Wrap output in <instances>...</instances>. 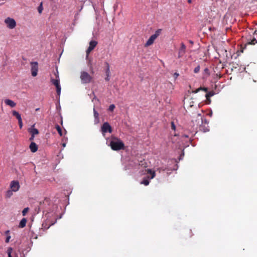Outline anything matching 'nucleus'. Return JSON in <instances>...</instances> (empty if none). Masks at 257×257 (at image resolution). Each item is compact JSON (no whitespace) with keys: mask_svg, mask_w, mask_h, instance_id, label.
<instances>
[{"mask_svg":"<svg viewBox=\"0 0 257 257\" xmlns=\"http://www.w3.org/2000/svg\"><path fill=\"white\" fill-rule=\"evenodd\" d=\"M55 75L56 76V78L57 79H59V74H58V70H56V72L55 73Z\"/></svg>","mask_w":257,"mask_h":257,"instance_id":"4c0bfd02","label":"nucleus"},{"mask_svg":"<svg viewBox=\"0 0 257 257\" xmlns=\"http://www.w3.org/2000/svg\"><path fill=\"white\" fill-rule=\"evenodd\" d=\"M31 64V70L32 73V75L33 77H35L37 76L38 71V63L37 62H32L30 63Z\"/></svg>","mask_w":257,"mask_h":257,"instance_id":"1a4fd4ad","label":"nucleus"},{"mask_svg":"<svg viewBox=\"0 0 257 257\" xmlns=\"http://www.w3.org/2000/svg\"><path fill=\"white\" fill-rule=\"evenodd\" d=\"M185 52H186V46L183 43H182L181 44V47L179 49V52H178V58L182 57L184 55Z\"/></svg>","mask_w":257,"mask_h":257,"instance_id":"ddd939ff","label":"nucleus"},{"mask_svg":"<svg viewBox=\"0 0 257 257\" xmlns=\"http://www.w3.org/2000/svg\"><path fill=\"white\" fill-rule=\"evenodd\" d=\"M51 206V200L49 198H45L43 202H40V205L38 207L39 211L42 210L43 212L46 214L49 213L50 206Z\"/></svg>","mask_w":257,"mask_h":257,"instance_id":"f03ea898","label":"nucleus"},{"mask_svg":"<svg viewBox=\"0 0 257 257\" xmlns=\"http://www.w3.org/2000/svg\"><path fill=\"white\" fill-rule=\"evenodd\" d=\"M13 251V248L12 247H9L7 250V253L8 255V257H12V253Z\"/></svg>","mask_w":257,"mask_h":257,"instance_id":"bb28decb","label":"nucleus"},{"mask_svg":"<svg viewBox=\"0 0 257 257\" xmlns=\"http://www.w3.org/2000/svg\"><path fill=\"white\" fill-rule=\"evenodd\" d=\"M18 122H19V126H20V128H22V127H23V122H22V119L20 120H19L18 121Z\"/></svg>","mask_w":257,"mask_h":257,"instance_id":"f704fd0d","label":"nucleus"},{"mask_svg":"<svg viewBox=\"0 0 257 257\" xmlns=\"http://www.w3.org/2000/svg\"><path fill=\"white\" fill-rule=\"evenodd\" d=\"M29 207H26V208H24L23 209V210L22 211L23 216H25L26 215L27 213L29 211Z\"/></svg>","mask_w":257,"mask_h":257,"instance_id":"cd10ccee","label":"nucleus"},{"mask_svg":"<svg viewBox=\"0 0 257 257\" xmlns=\"http://www.w3.org/2000/svg\"><path fill=\"white\" fill-rule=\"evenodd\" d=\"M97 44V42L96 41H91L89 42V47L88 48L86 51L87 57H88L89 53L94 49V48L95 47Z\"/></svg>","mask_w":257,"mask_h":257,"instance_id":"9b49d317","label":"nucleus"},{"mask_svg":"<svg viewBox=\"0 0 257 257\" xmlns=\"http://www.w3.org/2000/svg\"><path fill=\"white\" fill-rule=\"evenodd\" d=\"M5 102L6 105H9L11 107H14L16 105V103L14 101L9 99H6L5 100Z\"/></svg>","mask_w":257,"mask_h":257,"instance_id":"f3484780","label":"nucleus"},{"mask_svg":"<svg viewBox=\"0 0 257 257\" xmlns=\"http://www.w3.org/2000/svg\"><path fill=\"white\" fill-rule=\"evenodd\" d=\"M207 70H208V69H207V68H206V69H205V71H207Z\"/></svg>","mask_w":257,"mask_h":257,"instance_id":"c03bdc74","label":"nucleus"},{"mask_svg":"<svg viewBox=\"0 0 257 257\" xmlns=\"http://www.w3.org/2000/svg\"><path fill=\"white\" fill-rule=\"evenodd\" d=\"M5 234L7 235L6 242L8 243L10 241V239H11V236L10 235V230H7L5 232Z\"/></svg>","mask_w":257,"mask_h":257,"instance_id":"5701e85b","label":"nucleus"},{"mask_svg":"<svg viewBox=\"0 0 257 257\" xmlns=\"http://www.w3.org/2000/svg\"><path fill=\"white\" fill-rule=\"evenodd\" d=\"M34 138H35V136L34 135L33 136V135H31V136L29 140L32 141H33L34 139Z\"/></svg>","mask_w":257,"mask_h":257,"instance_id":"a19ab883","label":"nucleus"},{"mask_svg":"<svg viewBox=\"0 0 257 257\" xmlns=\"http://www.w3.org/2000/svg\"><path fill=\"white\" fill-rule=\"evenodd\" d=\"M106 144L113 151H120L125 148L124 144L118 138L111 136L106 140Z\"/></svg>","mask_w":257,"mask_h":257,"instance_id":"f257e3e1","label":"nucleus"},{"mask_svg":"<svg viewBox=\"0 0 257 257\" xmlns=\"http://www.w3.org/2000/svg\"><path fill=\"white\" fill-rule=\"evenodd\" d=\"M13 192H14V191H12V190H8L6 193V195H5L6 197V198H10L13 194Z\"/></svg>","mask_w":257,"mask_h":257,"instance_id":"b1692460","label":"nucleus"},{"mask_svg":"<svg viewBox=\"0 0 257 257\" xmlns=\"http://www.w3.org/2000/svg\"><path fill=\"white\" fill-rule=\"evenodd\" d=\"M179 74L177 72L174 73V75H173L175 79L177 78V77L179 76Z\"/></svg>","mask_w":257,"mask_h":257,"instance_id":"e433bc0d","label":"nucleus"},{"mask_svg":"<svg viewBox=\"0 0 257 257\" xmlns=\"http://www.w3.org/2000/svg\"><path fill=\"white\" fill-rule=\"evenodd\" d=\"M146 173L149 174V176H148L147 178H144L143 180L141 182V184H144L145 186L148 185L150 183L149 180L153 179L156 176L155 171L150 169H147L145 170V172L143 174H146Z\"/></svg>","mask_w":257,"mask_h":257,"instance_id":"7ed1b4c3","label":"nucleus"},{"mask_svg":"<svg viewBox=\"0 0 257 257\" xmlns=\"http://www.w3.org/2000/svg\"><path fill=\"white\" fill-rule=\"evenodd\" d=\"M80 79L82 83L86 84L90 83L92 78L87 72L83 71L81 73Z\"/></svg>","mask_w":257,"mask_h":257,"instance_id":"39448f33","label":"nucleus"},{"mask_svg":"<svg viewBox=\"0 0 257 257\" xmlns=\"http://www.w3.org/2000/svg\"><path fill=\"white\" fill-rule=\"evenodd\" d=\"M257 43V40L256 39L254 38L250 42H249V44L254 45Z\"/></svg>","mask_w":257,"mask_h":257,"instance_id":"72a5a7b5","label":"nucleus"},{"mask_svg":"<svg viewBox=\"0 0 257 257\" xmlns=\"http://www.w3.org/2000/svg\"><path fill=\"white\" fill-rule=\"evenodd\" d=\"M13 115L16 117V118L18 119V121L22 119L21 114L17 111L13 110L12 111Z\"/></svg>","mask_w":257,"mask_h":257,"instance_id":"aec40b11","label":"nucleus"},{"mask_svg":"<svg viewBox=\"0 0 257 257\" xmlns=\"http://www.w3.org/2000/svg\"><path fill=\"white\" fill-rule=\"evenodd\" d=\"M56 128L60 136H62V132L61 127L58 125H56Z\"/></svg>","mask_w":257,"mask_h":257,"instance_id":"a878e982","label":"nucleus"},{"mask_svg":"<svg viewBox=\"0 0 257 257\" xmlns=\"http://www.w3.org/2000/svg\"><path fill=\"white\" fill-rule=\"evenodd\" d=\"M43 9V6H42V3H41V4L40 5V6L38 8V11L39 14L42 13Z\"/></svg>","mask_w":257,"mask_h":257,"instance_id":"c85d7f7f","label":"nucleus"},{"mask_svg":"<svg viewBox=\"0 0 257 257\" xmlns=\"http://www.w3.org/2000/svg\"><path fill=\"white\" fill-rule=\"evenodd\" d=\"M101 132L103 136L105 133L108 132L111 133L112 131L111 125L107 122H105L101 127Z\"/></svg>","mask_w":257,"mask_h":257,"instance_id":"0eeeda50","label":"nucleus"},{"mask_svg":"<svg viewBox=\"0 0 257 257\" xmlns=\"http://www.w3.org/2000/svg\"><path fill=\"white\" fill-rule=\"evenodd\" d=\"M65 146H66V144H63V147H65Z\"/></svg>","mask_w":257,"mask_h":257,"instance_id":"37998d69","label":"nucleus"},{"mask_svg":"<svg viewBox=\"0 0 257 257\" xmlns=\"http://www.w3.org/2000/svg\"><path fill=\"white\" fill-rule=\"evenodd\" d=\"M199 126H200V130L202 131L203 132L205 133V132L209 131V129L207 127H206L202 125H201V124H199Z\"/></svg>","mask_w":257,"mask_h":257,"instance_id":"393cba45","label":"nucleus"},{"mask_svg":"<svg viewBox=\"0 0 257 257\" xmlns=\"http://www.w3.org/2000/svg\"><path fill=\"white\" fill-rule=\"evenodd\" d=\"M200 90H203L205 92H207L208 89L206 87H200V88L196 89L195 90L193 91L192 92L194 93H198Z\"/></svg>","mask_w":257,"mask_h":257,"instance_id":"4be33fe9","label":"nucleus"},{"mask_svg":"<svg viewBox=\"0 0 257 257\" xmlns=\"http://www.w3.org/2000/svg\"><path fill=\"white\" fill-rule=\"evenodd\" d=\"M200 67L199 65H198L197 67H196L194 69V73H198L200 71Z\"/></svg>","mask_w":257,"mask_h":257,"instance_id":"7c9ffc66","label":"nucleus"},{"mask_svg":"<svg viewBox=\"0 0 257 257\" xmlns=\"http://www.w3.org/2000/svg\"><path fill=\"white\" fill-rule=\"evenodd\" d=\"M5 23L10 29H14L17 25L16 21L13 18L10 17H8L5 20Z\"/></svg>","mask_w":257,"mask_h":257,"instance_id":"423d86ee","label":"nucleus"},{"mask_svg":"<svg viewBox=\"0 0 257 257\" xmlns=\"http://www.w3.org/2000/svg\"><path fill=\"white\" fill-rule=\"evenodd\" d=\"M184 157V152L183 151H181V154L180 155L179 157L178 158L179 161H181L183 160Z\"/></svg>","mask_w":257,"mask_h":257,"instance_id":"473e14b6","label":"nucleus"},{"mask_svg":"<svg viewBox=\"0 0 257 257\" xmlns=\"http://www.w3.org/2000/svg\"><path fill=\"white\" fill-rule=\"evenodd\" d=\"M105 64L106 65L105 74L106 75H110V67L108 62H105Z\"/></svg>","mask_w":257,"mask_h":257,"instance_id":"412c9836","label":"nucleus"},{"mask_svg":"<svg viewBox=\"0 0 257 257\" xmlns=\"http://www.w3.org/2000/svg\"><path fill=\"white\" fill-rule=\"evenodd\" d=\"M56 222V219H55V221L50 222L49 223V226H48V228H49L51 225H52L54 224Z\"/></svg>","mask_w":257,"mask_h":257,"instance_id":"ea45409f","label":"nucleus"},{"mask_svg":"<svg viewBox=\"0 0 257 257\" xmlns=\"http://www.w3.org/2000/svg\"><path fill=\"white\" fill-rule=\"evenodd\" d=\"M161 31V29H158L157 31H156L155 33L152 35L147 41L146 43L145 44V46L147 47L152 45L155 40L160 35Z\"/></svg>","mask_w":257,"mask_h":257,"instance_id":"20e7f679","label":"nucleus"},{"mask_svg":"<svg viewBox=\"0 0 257 257\" xmlns=\"http://www.w3.org/2000/svg\"><path fill=\"white\" fill-rule=\"evenodd\" d=\"M187 2L188 3H192V0H187Z\"/></svg>","mask_w":257,"mask_h":257,"instance_id":"79ce46f5","label":"nucleus"},{"mask_svg":"<svg viewBox=\"0 0 257 257\" xmlns=\"http://www.w3.org/2000/svg\"><path fill=\"white\" fill-rule=\"evenodd\" d=\"M115 106L114 104H112L109 105L108 110L110 111H113L114 109L115 108Z\"/></svg>","mask_w":257,"mask_h":257,"instance_id":"c756f323","label":"nucleus"},{"mask_svg":"<svg viewBox=\"0 0 257 257\" xmlns=\"http://www.w3.org/2000/svg\"><path fill=\"white\" fill-rule=\"evenodd\" d=\"M171 128L172 130H175V129H176V126H175V125L174 122H171Z\"/></svg>","mask_w":257,"mask_h":257,"instance_id":"c9c22d12","label":"nucleus"},{"mask_svg":"<svg viewBox=\"0 0 257 257\" xmlns=\"http://www.w3.org/2000/svg\"><path fill=\"white\" fill-rule=\"evenodd\" d=\"M10 187L11 190L14 192H17L19 190L20 185L18 181H12L10 183Z\"/></svg>","mask_w":257,"mask_h":257,"instance_id":"9d476101","label":"nucleus"},{"mask_svg":"<svg viewBox=\"0 0 257 257\" xmlns=\"http://www.w3.org/2000/svg\"><path fill=\"white\" fill-rule=\"evenodd\" d=\"M51 82L55 86L56 88V92L60 96L61 94V87L60 84V79H54L51 78Z\"/></svg>","mask_w":257,"mask_h":257,"instance_id":"6e6552de","label":"nucleus"},{"mask_svg":"<svg viewBox=\"0 0 257 257\" xmlns=\"http://www.w3.org/2000/svg\"><path fill=\"white\" fill-rule=\"evenodd\" d=\"M28 131L33 136L37 135L39 133L38 129L35 128L34 124L32 125L31 127L29 128Z\"/></svg>","mask_w":257,"mask_h":257,"instance_id":"2eb2a0df","label":"nucleus"},{"mask_svg":"<svg viewBox=\"0 0 257 257\" xmlns=\"http://www.w3.org/2000/svg\"><path fill=\"white\" fill-rule=\"evenodd\" d=\"M93 113H94V122L95 124H97L99 122V113L96 110L95 108H93Z\"/></svg>","mask_w":257,"mask_h":257,"instance_id":"4468645a","label":"nucleus"},{"mask_svg":"<svg viewBox=\"0 0 257 257\" xmlns=\"http://www.w3.org/2000/svg\"><path fill=\"white\" fill-rule=\"evenodd\" d=\"M39 108H37L36 110H39Z\"/></svg>","mask_w":257,"mask_h":257,"instance_id":"49530a36","label":"nucleus"},{"mask_svg":"<svg viewBox=\"0 0 257 257\" xmlns=\"http://www.w3.org/2000/svg\"><path fill=\"white\" fill-rule=\"evenodd\" d=\"M190 43L192 44V43H193V42H192V41H190Z\"/></svg>","mask_w":257,"mask_h":257,"instance_id":"a18cd8bd","label":"nucleus"},{"mask_svg":"<svg viewBox=\"0 0 257 257\" xmlns=\"http://www.w3.org/2000/svg\"><path fill=\"white\" fill-rule=\"evenodd\" d=\"M142 163L141 164H139L142 167H143L144 168H146L148 167L147 163L146 162H141Z\"/></svg>","mask_w":257,"mask_h":257,"instance_id":"2f4dec72","label":"nucleus"},{"mask_svg":"<svg viewBox=\"0 0 257 257\" xmlns=\"http://www.w3.org/2000/svg\"><path fill=\"white\" fill-rule=\"evenodd\" d=\"M27 219L25 218H23L20 221L19 227L20 228H24L25 226H26V223H27Z\"/></svg>","mask_w":257,"mask_h":257,"instance_id":"6ab92c4d","label":"nucleus"},{"mask_svg":"<svg viewBox=\"0 0 257 257\" xmlns=\"http://www.w3.org/2000/svg\"><path fill=\"white\" fill-rule=\"evenodd\" d=\"M196 121H198V125H202L204 122L206 124L208 123V121L207 119L199 113L197 114Z\"/></svg>","mask_w":257,"mask_h":257,"instance_id":"f8f14e48","label":"nucleus"},{"mask_svg":"<svg viewBox=\"0 0 257 257\" xmlns=\"http://www.w3.org/2000/svg\"><path fill=\"white\" fill-rule=\"evenodd\" d=\"M215 94V93L213 91H210L207 92L206 95L205 97L206 98V99L209 101V103L211 102V100L210 99V98L212 96H213Z\"/></svg>","mask_w":257,"mask_h":257,"instance_id":"a211bd4d","label":"nucleus"},{"mask_svg":"<svg viewBox=\"0 0 257 257\" xmlns=\"http://www.w3.org/2000/svg\"><path fill=\"white\" fill-rule=\"evenodd\" d=\"M29 147L31 151L33 153H35L38 150V146L35 143L33 142H31Z\"/></svg>","mask_w":257,"mask_h":257,"instance_id":"dca6fc26","label":"nucleus"},{"mask_svg":"<svg viewBox=\"0 0 257 257\" xmlns=\"http://www.w3.org/2000/svg\"><path fill=\"white\" fill-rule=\"evenodd\" d=\"M105 80L108 81L110 80V75H106Z\"/></svg>","mask_w":257,"mask_h":257,"instance_id":"58836bf2","label":"nucleus"}]
</instances>
